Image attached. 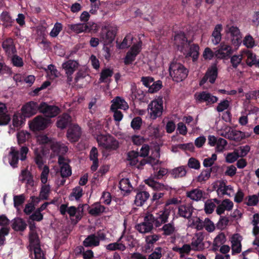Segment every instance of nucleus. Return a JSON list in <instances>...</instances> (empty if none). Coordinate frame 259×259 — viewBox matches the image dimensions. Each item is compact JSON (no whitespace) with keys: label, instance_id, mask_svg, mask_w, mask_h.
<instances>
[{"label":"nucleus","instance_id":"f257e3e1","mask_svg":"<svg viewBox=\"0 0 259 259\" xmlns=\"http://www.w3.org/2000/svg\"><path fill=\"white\" fill-rule=\"evenodd\" d=\"M36 141L37 143L40 146V148H42V145L45 144L50 143L51 149L53 153V156L57 155L59 154H64L68 150V148L64 144L55 141H51L49 138L44 135H40L36 137Z\"/></svg>","mask_w":259,"mask_h":259},{"label":"nucleus","instance_id":"f03ea898","mask_svg":"<svg viewBox=\"0 0 259 259\" xmlns=\"http://www.w3.org/2000/svg\"><path fill=\"white\" fill-rule=\"evenodd\" d=\"M169 73L174 81L180 82L187 77L188 70L182 64L172 62L169 65Z\"/></svg>","mask_w":259,"mask_h":259},{"label":"nucleus","instance_id":"7ed1b4c3","mask_svg":"<svg viewBox=\"0 0 259 259\" xmlns=\"http://www.w3.org/2000/svg\"><path fill=\"white\" fill-rule=\"evenodd\" d=\"M147 110L149 117L153 120L160 117L163 112L162 98L158 97L151 101L148 105Z\"/></svg>","mask_w":259,"mask_h":259},{"label":"nucleus","instance_id":"20e7f679","mask_svg":"<svg viewBox=\"0 0 259 259\" xmlns=\"http://www.w3.org/2000/svg\"><path fill=\"white\" fill-rule=\"evenodd\" d=\"M100 147L108 151L116 150L119 146L118 142L109 135H100L96 137Z\"/></svg>","mask_w":259,"mask_h":259},{"label":"nucleus","instance_id":"39448f33","mask_svg":"<svg viewBox=\"0 0 259 259\" xmlns=\"http://www.w3.org/2000/svg\"><path fill=\"white\" fill-rule=\"evenodd\" d=\"M167 173V170L164 168H161L157 174L151 176L145 180V183L155 191H161L166 189L165 186L154 180V178L159 179Z\"/></svg>","mask_w":259,"mask_h":259},{"label":"nucleus","instance_id":"423d86ee","mask_svg":"<svg viewBox=\"0 0 259 259\" xmlns=\"http://www.w3.org/2000/svg\"><path fill=\"white\" fill-rule=\"evenodd\" d=\"M154 217L150 212L146 213L144 222L136 226V229L141 233H147L150 232L153 226Z\"/></svg>","mask_w":259,"mask_h":259},{"label":"nucleus","instance_id":"0eeeda50","mask_svg":"<svg viewBox=\"0 0 259 259\" xmlns=\"http://www.w3.org/2000/svg\"><path fill=\"white\" fill-rule=\"evenodd\" d=\"M50 123H51L50 118L37 116L29 122V126L31 130L36 131L46 128Z\"/></svg>","mask_w":259,"mask_h":259},{"label":"nucleus","instance_id":"6e6552de","mask_svg":"<svg viewBox=\"0 0 259 259\" xmlns=\"http://www.w3.org/2000/svg\"><path fill=\"white\" fill-rule=\"evenodd\" d=\"M218 195L219 196L227 195L229 197L234 195V190L231 185H227L226 183L222 181H217L214 184Z\"/></svg>","mask_w":259,"mask_h":259},{"label":"nucleus","instance_id":"1a4fd4ad","mask_svg":"<svg viewBox=\"0 0 259 259\" xmlns=\"http://www.w3.org/2000/svg\"><path fill=\"white\" fill-rule=\"evenodd\" d=\"M194 97L197 101L200 103L205 102L207 104H213L218 100L216 96L206 91L196 93Z\"/></svg>","mask_w":259,"mask_h":259},{"label":"nucleus","instance_id":"9d476101","mask_svg":"<svg viewBox=\"0 0 259 259\" xmlns=\"http://www.w3.org/2000/svg\"><path fill=\"white\" fill-rule=\"evenodd\" d=\"M218 76V69L216 65L214 64L210 67L206 71L205 75L201 80L199 84L202 85L207 81L213 83Z\"/></svg>","mask_w":259,"mask_h":259},{"label":"nucleus","instance_id":"9b49d317","mask_svg":"<svg viewBox=\"0 0 259 259\" xmlns=\"http://www.w3.org/2000/svg\"><path fill=\"white\" fill-rule=\"evenodd\" d=\"M39 110L40 112L49 117H53L59 113V109L54 106H49L46 103H41L39 106Z\"/></svg>","mask_w":259,"mask_h":259},{"label":"nucleus","instance_id":"f8f14e48","mask_svg":"<svg viewBox=\"0 0 259 259\" xmlns=\"http://www.w3.org/2000/svg\"><path fill=\"white\" fill-rule=\"evenodd\" d=\"M81 135L80 127L76 124H72L69 127L67 137L70 142H74L78 141Z\"/></svg>","mask_w":259,"mask_h":259},{"label":"nucleus","instance_id":"ddd939ff","mask_svg":"<svg viewBox=\"0 0 259 259\" xmlns=\"http://www.w3.org/2000/svg\"><path fill=\"white\" fill-rule=\"evenodd\" d=\"M39 106L36 102H29L24 105L21 109L22 112L25 117H29L37 113Z\"/></svg>","mask_w":259,"mask_h":259},{"label":"nucleus","instance_id":"4468645a","mask_svg":"<svg viewBox=\"0 0 259 259\" xmlns=\"http://www.w3.org/2000/svg\"><path fill=\"white\" fill-rule=\"evenodd\" d=\"M233 53L232 47L225 44H221L220 48L215 51V56L218 59H225Z\"/></svg>","mask_w":259,"mask_h":259},{"label":"nucleus","instance_id":"2eb2a0df","mask_svg":"<svg viewBox=\"0 0 259 259\" xmlns=\"http://www.w3.org/2000/svg\"><path fill=\"white\" fill-rule=\"evenodd\" d=\"M117 31L116 27H110L106 29H103L102 38L104 40L106 44L112 42L114 39Z\"/></svg>","mask_w":259,"mask_h":259},{"label":"nucleus","instance_id":"dca6fc26","mask_svg":"<svg viewBox=\"0 0 259 259\" xmlns=\"http://www.w3.org/2000/svg\"><path fill=\"white\" fill-rule=\"evenodd\" d=\"M242 236L239 234H235L230 238L232 254L238 253L241 251Z\"/></svg>","mask_w":259,"mask_h":259},{"label":"nucleus","instance_id":"f3484780","mask_svg":"<svg viewBox=\"0 0 259 259\" xmlns=\"http://www.w3.org/2000/svg\"><path fill=\"white\" fill-rule=\"evenodd\" d=\"M141 42L134 45L127 52L124 59L125 64L132 63L135 59L136 56L141 51Z\"/></svg>","mask_w":259,"mask_h":259},{"label":"nucleus","instance_id":"a211bd4d","mask_svg":"<svg viewBox=\"0 0 259 259\" xmlns=\"http://www.w3.org/2000/svg\"><path fill=\"white\" fill-rule=\"evenodd\" d=\"M79 66L78 63L75 60H69L64 62L62 68L64 70L68 78L74 72Z\"/></svg>","mask_w":259,"mask_h":259},{"label":"nucleus","instance_id":"6ab92c4d","mask_svg":"<svg viewBox=\"0 0 259 259\" xmlns=\"http://www.w3.org/2000/svg\"><path fill=\"white\" fill-rule=\"evenodd\" d=\"M129 108L127 103L124 99L120 97H116L112 100L111 105V110H116L118 109L126 110Z\"/></svg>","mask_w":259,"mask_h":259},{"label":"nucleus","instance_id":"aec40b11","mask_svg":"<svg viewBox=\"0 0 259 259\" xmlns=\"http://www.w3.org/2000/svg\"><path fill=\"white\" fill-rule=\"evenodd\" d=\"M58 163L60 166V173L62 177H67L71 175V170L67 160L61 156L59 157Z\"/></svg>","mask_w":259,"mask_h":259},{"label":"nucleus","instance_id":"412c9836","mask_svg":"<svg viewBox=\"0 0 259 259\" xmlns=\"http://www.w3.org/2000/svg\"><path fill=\"white\" fill-rule=\"evenodd\" d=\"M187 46H189V50L186 51L182 49V51L183 52L184 54L186 57H191L193 61H195L197 60L199 56V47L195 44L191 45L189 44Z\"/></svg>","mask_w":259,"mask_h":259},{"label":"nucleus","instance_id":"4be33fe9","mask_svg":"<svg viewBox=\"0 0 259 259\" xmlns=\"http://www.w3.org/2000/svg\"><path fill=\"white\" fill-rule=\"evenodd\" d=\"M234 206L233 202L228 199H226L222 201L217 208L216 212L218 214H222L225 210L230 211Z\"/></svg>","mask_w":259,"mask_h":259},{"label":"nucleus","instance_id":"5701e85b","mask_svg":"<svg viewBox=\"0 0 259 259\" xmlns=\"http://www.w3.org/2000/svg\"><path fill=\"white\" fill-rule=\"evenodd\" d=\"M223 30L222 24H218L216 25L211 34V41L214 45H218L222 39L221 32Z\"/></svg>","mask_w":259,"mask_h":259},{"label":"nucleus","instance_id":"b1692460","mask_svg":"<svg viewBox=\"0 0 259 259\" xmlns=\"http://www.w3.org/2000/svg\"><path fill=\"white\" fill-rule=\"evenodd\" d=\"M204 236L203 233L201 232L196 233L191 242L192 249L194 250H199L201 249L203 247L202 242Z\"/></svg>","mask_w":259,"mask_h":259},{"label":"nucleus","instance_id":"393cba45","mask_svg":"<svg viewBox=\"0 0 259 259\" xmlns=\"http://www.w3.org/2000/svg\"><path fill=\"white\" fill-rule=\"evenodd\" d=\"M99 153L97 148L93 147L90 152V159L92 161L91 169L92 171H96L99 166Z\"/></svg>","mask_w":259,"mask_h":259},{"label":"nucleus","instance_id":"a878e982","mask_svg":"<svg viewBox=\"0 0 259 259\" xmlns=\"http://www.w3.org/2000/svg\"><path fill=\"white\" fill-rule=\"evenodd\" d=\"M175 44L179 48L183 49L185 46L189 45L187 38L183 32H180L176 34L174 37Z\"/></svg>","mask_w":259,"mask_h":259},{"label":"nucleus","instance_id":"bb28decb","mask_svg":"<svg viewBox=\"0 0 259 259\" xmlns=\"http://www.w3.org/2000/svg\"><path fill=\"white\" fill-rule=\"evenodd\" d=\"M8 111L6 105L0 103V125H6L10 121V117L7 114Z\"/></svg>","mask_w":259,"mask_h":259},{"label":"nucleus","instance_id":"cd10ccee","mask_svg":"<svg viewBox=\"0 0 259 259\" xmlns=\"http://www.w3.org/2000/svg\"><path fill=\"white\" fill-rule=\"evenodd\" d=\"M243 56L245 55L246 57V63L248 65L251 66L252 65H256L259 66V59H257L256 55L252 52L248 50L242 51Z\"/></svg>","mask_w":259,"mask_h":259},{"label":"nucleus","instance_id":"c85d7f7f","mask_svg":"<svg viewBox=\"0 0 259 259\" xmlns=\"http://www.w3.org/2000/svg\"><path fill=\"white\" fill-rule=\"evenodd\" d=\"M71 122V117L67 114L59 116L56 122L57 127L60 129L66 128L67 125Z\"/></svg>","mask_w":259,"mask_h":259},{"label":"nucleus","instance_id":"c756f323","mask_svg":"<svg viewBox=\"0 0 259 259\" xmlns=\"http://www.w3.org/2000/svg\"><path fill=\"white\" fill-rule=\"evenodd\" d=\"M193 212V207L190 205H182L179 207L178 214L182 217L189 219Z\"/></svg>","mask_w":259,"mask_h":259},{"label":"nucleus","instance_id":"7c9ffc66","mask_svg":"<svg viewBox=\"0 0 259 259\" xmlns=\"http://www.w3.org/2000/svg\"><path fill=\"white\" fill-rule=\"evenodd\" d=\"M119 188L123 195L128 194L133 190V187L128 179H122L119 183Z\"/></svg>","mask_w":259,"mask_h":259},{"label":"nucleus","instance_id":"2f4dec72","mask_svg":"<svg viewBox=\"0 0 259 259\" xmlns=\"http://www.w3.org/2000/svg\"><path fill=\"white\" fill-rule=\"evenodd\" d=\"M248 134H245L240 131L237 130L234 128H233L231 136L229 140H233L236 142H240L243 139H245L249 137Z\"/></svg>","mask_w":259,"mask_h":259},{"label":"nucleus","instance_id":"473e14b6","mask_svg":"<svg viewBox=\"0 0 259 259\" xmlns=\"http://www.w3.org/2000/svg\"><path fill=\"white\" fill-rule=\"evenodd\" d=\"M159 156V149L156 148L154 151H152L151 156H150L147 161L143 160L140 161V164L138 165V167L139 168V165H143L146 163H149L151 165L157 163L158 161Z\"/></svg>","mask_w":259,"mask_h":259},{"label":"nucleus","instance_id":"72a5a7b5","mask_svg":"<svg viewBox=\"0 0 259 259\" xmlns=\"http://www.w3.org/2000/svg\"><path fill=\"white\" fill-rule=\"evenodd\" d=\"M19 180L22 183H25L26 185L32 186L33 185V181L30 172L27 170L22 171L19 176Z\"/></svg>","mask_w":259,"mask_h":259},{"label":"nucleus","instance_id":"f704fd0d","mask_svg":"<svg viewBox=\"0 0 259 259\" xmlns=\"http://www.w3.org/2000/svg\"><path fill=\"white\" fill-rule=\"evenodd\" d=\"M3 48L8 56H13L16 52V49L12 39L5 40L3 43Z\"/></svg>","mask_w":259,"mask_h":259},{"label":"nucleus","instance_id":"c9c22d12","mask_svg":"<svg viewBox=\"0 0 259 259\" xmlns=\"http://www.w3.org/2000/svg\"><path fill=\"white\" fill-rule=\"evenodd\" d=\"M168 215L169 213L166 210L160 211L157 213V216L156 218L154 217L156 227H159L161 224L166 222Z\"/></svg>","mask_w":259,"mask_h":259},{"label":"nucleus","instance_id":"e433bc0d","mask_svg":"<svg viewBox=\"0 0 259 259\" xmlns=\"http://www.w3.org/2000/svg\"><path fill=\"white\" fill-rule=\"evenodd\" d=\"M150 195L146 191L138 193L135 197V203L137 206H142L149 197Z\"/></svg>","mask_w":259,"mask_h":259},{"label":"nucleus","instance_id":"4c0bfd02","mask_svg":"<svg viewBox=\"0 0 259 259\" xmlns=\"http://www.w3.org/2000/svg\"><path fill=\"white\" fill-rule=\"evenodd\" d=\"M226 241V238L223 233H219L214 239L212 245V250L216 251L218 248L222 244H224Z\"/></svg>","mask_w":259,"mask_h":259},{"label":"nucleus","instance_id":"58836bf2","mask_svg":"<svg viewBox=\"0 0 259 259\" xmlns=\"http://www.w3.org/2000/svg\"><path fill=\"white\" fill-rule=\"evenodd\" d=\"M25 119V117L23 113L16 112L13 115L12 124L15 127H19L24 123Z\"/></svg>","mask_w":259,"mask_h":259},{"label":"nucleus","instance_id":"ea45409f","mask_svg":"<svg viewBox=\"0 0 259 259\" xmlns=\"http://www.w3.org/2000/svg\"><path fill=\"white\" fill-rule=\"evenodd\" d=\"M18 151L15 149V147H12L8 156V158L10 164L13 167H15L17 164L18 161Z\"/></svg>","mask_w":259,"mask_h":259},{"label":"nucleus","instance_id":"a19ab883","mask_svg":"<svg viewBox=\"0 0 259 259\" xmlns=\"http://www.w3.org/2000/svg\"><path fill=\"white\" fill-rule=\"evenodd\" d=\"M188 226L189 227L200 230L203 229V222L199 218L194 217L189 219Z\"/></svg>","mask_w":259,"mask_h":259},{"label":"nucleus","instance_id":"79ce46f5","mask_svg":"<svg viewBox=\"0 0 259 259\" xmlns=\"http://www.w3.org/2000/svg\"><path fill=\"white\" fill-rule=\"evenodd\" d=\"M122 236H121L118 239L117 242L110 243L105 246V248L107 250L109 251H114L118 250L120 251H123L125 249V246L122 243L119 242Z\"/></svg>","mask_w":259,"mask_h":259},{"label":"nucleus","instance_id":"37998d69","mask_svg":"<svg viewBox=\"0 0 259 259\" xmlns=\"http://www.w3.org/2000/svg\"><path fill=\"white\" fill-rule=\"evenodd\" d=\"M203 192L200 189H195L187 192V196L195 201L200 200L203 197Z\"/></svg>","mask_w":259,"mask_h":259},{"label":"nucleus","instance_id":"c03bdc74","mask_svg":"<svg viewBox=\"0 0 259 259\" xmlns=\"http://www.w3.org/2000/svg\"><path fill=\"white\" fill-rule=\"evenodd\" d=\"M87 27L85 23L71 24L68 25V27L72 31L76 33H80L85 32V27Z\"/></svg>","mask_w":259,"mask_h":259},{"label":"nucleus","instance_id":"a18cd8bd","mask_svg":"<svg viewBox=\"0 0 259 259\" xmlns=\"http://www.w3.org/2000/svg\"><path fill=\"white\" fill-rule=\"evenodd\" d=\"M187 173L186 168L183 166L174 168L170 171V175L174 178L184 177Z\"/></svg>","mask_w":259,"mask_h":259},{"label":"nucleus","instance_id":"49530a36","mask_svg":"<svg viewBox=\"0 0 259 259\" xmlns=\"http://www.w3.org/2000/svg\"><path fill=\"white\" fill-rule=\"evenodd\" d=\"M100 240L97 236L92 235L87 237L83 241V245L86 246H96L99 244Z\"/></svg>","mask_w":259,"mask_h":259},{"label":"nucleus","instance_id":"de8ad7c7","mask_svg":"<svg viewBox=\"0 0 259 259\" xmlns=\"http://www.w3.org/2000/svg\"><path fill=\"white\" fill-rule=\"evenodd\" d=\"M32 149L33 150L35 154L36 155V157L35 158V161L37 165L39 167L42 166L43 164V160L42 159L41 155L44 154V152L41 149L39 150L38 148L36 147L35 145L32 144Z\"/></svg>","mask_w":259,"mask_h":259},{"label":"nucleus","instance_id":"09e8293b","mask_svg":"<svg viewBox=\"0 0 259 259\" xmlns=\"http://www.w3.org/2000/svg\"><path fill=\"white\" fill-rule=\"evenodd\" d=\"M47 74V77L50 79H54L60 75L59 72L53 65H49L47 69H45Z\"/></svg>","mask_w":259,"mask_h":259},{"label":"nucleus","instance_id":"8fccbe9b","mask_svg":"<svg viewBox=\"0 0 259 259\" xmlns=\"http://www.w3.org/2000/svg\"><path fill=\"white\" fill-rule=\"evenodd\" d=\"M233 128V127H232L224 125L222 126L220 129L218 130V134L226 138L230 139V138L231 136V133L232 132Z\"/></svg>","mask_w":259,"mask_h":259},{"label":"nucleus","instance_id":"3c124183","mask_svg":"<svg viewBox=\"0 0 259 259\" xmlns=\"http://www.w3.org/2000/svg\"><path fill=\"white\" fill-rule=\"evenodd\" d=\"M29 241L30 248L39 246V241L35 230L31 229V232L30 233L29 236Z\"/></svg>","mask_w":259,"mask_h":259},{"label":"nucleus","instance_id":"603ef678","mask_svg":"<svg viewBox=\"0 0 259 259\" xmlns=\"http://www.w3.org/2000/svg\"><path fill=\"white\" fill-rule=\"evenodd\" d=\"M83 195V190L80 186L74 188L70 195V199L71 200H78L82 197Z\"/></svg>","mask_w":259,"mask_h":259},{"label":"nucleus","instance_id":"864d4df0","mask_svg":"<svg viewBox=\"0 0 259 259\" xmlns=\"http://www.w3.org/2000/svg\"><path fill=\"white\" fill-rule=\"evenodd\" d=\"M105 207L99 203L93 204L89 210V213L93 215H98L104 211Z\"/></svg>","mask_w":259,"mask_h":259},{"label":"nucleus","instance_id":"5fc2aeb1","mask_svg":"<svg viewBox=\"0 0 259 259\" xmlns=\"http://www.w3.org/2000/svg\"><path fill=\"white\" fill-rule=\"evenodd\" d=\"M214 202L219 203V201L216 199L208 200L205 202L204 210L206 213L210 214L213 212L215 207Z\"/></svg>","mask_w":259,"mask_h":259},{"label":"nucleus","instance_id":"6e6d98bb","mask_svg":"<svg viewBox=\"0 0 259 259\" xmlns=\"http://www.w3.org/2000/svg\"><path fill=\"white\" fill-rule=\"evenodd\" d=\"M26 227L25 222L20 218L15 219L13 223V228L16 231H23Z\"/></svg>","mask_w":259,"mask_h":259},{"label":"nucleus","instance_id":"4d7b16f0","mask_svg":"<svg viewBox=\"0 0 259 259\" xmlns=\"http://www.w3.org/2000/svg\"><path fill=\"white\" fill-rule=\"evenodd\" d=\"M31 135L29 133L25 131L19 132L17 135L18 142L19 144H22L29 140Z\"/></svg>","mask_w":259,"mask_h":259},{"label":"nucleus","instance_id":"13d9d810","mask_svg":"<svg viewBox=\"0 0 259 259\" xmlns=\"http://www.w3.org/2000/svg\"><path fill=\"white\" fill-rule=\"evenodd\" d=\"M225 161L228 163L234 162L239 158V152L234 151L233 152L228 153L224 155Z\"/></svg>","mask_w":259,"mask_h":259},{"label":"nucleus","instance_id":"bf43d9fd","mask_svg":"<svg viewBox=\"0 0 259 259\" xmlns=\"http://www.w3.org/2000/svg\"><path fill=\"white\" fill-rule=\"evenodd\" d=\"M83 211L82 206H78L77 209L74 206H70L68 207L67 213L69 214L70 217H73L76 214V217L78 219H80V212H82Z\"/></svg>","mask_w":259,"mask_h":259},{"label":"nucleus","instance_id":"052dcab7","mask_svg":"<svg viewBox=\"0 0 259 259\" xmlns=\"http://www.w3.org/2000/svg\"><path fill=\"white\" fill-rule=\"evenodd\" d=\"M191 249L192 246L187 244H184L182 247H175L173 248L174 250L180 254L181 257H183L185 254H188Z\"/></svg>","mask_w":259,"mask_h":259},{"label":"nucleus","instance_id":"680f3d73","mask_svg":"<svg viewBox=\"0 0 259 259\" xmlns=\"http://www.w3.org/2000/svg\"><path fill=\"white\" fill-rule=\"evenodd\" d=\"M140 156L139 152L132 151L128 153V160L132 165H136L138 163V157Z\"/></svg>","mask_w":259,"mask_h":259},{"label":"nucleus","instance_id":"e2e57ef3","mask_svg":"<svg viewBox=\"0 0 259 259\" xmlns=\"http://www.w3.org/2000/svg\"><path fill=\"white\" fill-rule=\"evenodd\" d=\"M160 238V236L157 234H152L147 236L145 237L146 244L150 248L153 245L156 243Z\"/></svg>","mask_w":259,"mask_h":259},{"label":"nucleus","instance_id":"0e129e2a","mask_svg":"<svg viewBox=\"0 0 259 259\" xmlns=\"http://www.w3.org/2000/svg\"><path fill=\"white\" fill-rule=\"evenodd\" d=\"M228 143L227 141L223 138H220L218 139V141L215 144V151L217 152H223Z\"/></svg>","mask_w":259,"mask_h":259},{"label":"nucleus","instance_id":"69168bd1","mask_svg":"<svg viewBox=\"0 0 259 259\" xmlns=\"http://www.w3.org/2000/svg\"><path fill=\"white\" fill-rule=\"evenodd\" d=\"M243 57V53L241 51L240 54L233 55L231 58V63L233 67H237L241 62Z\"/></svg>","mask_w":259,"mask_h":259},{"label":"nucleus","instance_id":"338daca9","mask_svg":"<svg viewBox=\"0 0 259 259\" xmlns=\"http://www.w3.org/2000/svg\"><path fill=\"white\" fill-rule=\"evenodd\" d=\"M208 232H212L215 230V227L214 223L208 218H206L203 222V228Z\"/></svg>","mask_w":259,"mask_h":259},{"label":"nucleus","instance_id":"774afa93","mask_svg":"<svg viewBox=\"0 0 259 259\" xmlns=\"http://www.w3.org/2000/svg\"><path fill=\"white\" fill-rule=\"evenodd\" d=\"M243 44L247 48H252L255 46V41L250 34L246 35L242 40Z\"/></svg>","mask_w":259,"mask_h":259}]
</instances>
